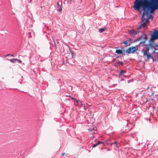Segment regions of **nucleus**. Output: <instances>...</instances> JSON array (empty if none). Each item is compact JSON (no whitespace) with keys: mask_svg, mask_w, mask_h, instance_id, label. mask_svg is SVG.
Wrapping results in <instances>:
<instances>
[{"mask_svg":"<svg viewBox=\"0 0 158 158\" xmlns=\"http://www.w3.org/2000/svg\"><path fill=\"white\" fill-rule=\"evenodd\" d=\"M144 17L143 18L142 17L141 21L143 22V23L141 24V26L143 27H145L146 26L147 23L149 19L145 18Z\"/></svg>","mask_w":158,"mask_h":158,"instance_id":"obj_7","label":"nucleus"},{"mask_svg":"<svg viewBox=\"0 0 158 158\" xmlns=\"http://www.w3.org/2000/svg\"><path fill=\"white\" fill-rule=\"evenodd\" d=\"M62 3H61V4H60L59 2H58L57 3V10L61 11L62 10V8L61 7Z\"/></svg>","mask_w":158,"mask_h":158,"instance_id":"obj_10","label":"nucleus"},{"mask_svg":"<svg viewBox=\"0 0 158 158\" xmlns=\"http://www.w3.org/2000/svg\"><path fill=\"white\" fill-rule=\"evenodd\" d=\"M78 105L81 106L82 105L81 104V102L80 101L78 102V103H77Z\"/></svg>","mask_w":158,"mask_h":158,"instance_id":"obj_19","label":"nucleus"},{"mask_svg":"<svg viewBox=\"0 0 158 158\" xmlns=\"http://www.w3.org/2000/svg\"><path fill=\"white\" fill-rule=\"evenodd\" d=\"M122 53H121V54H123L124 55H125V53L126 52V51H125V50L124 49L123 50H122Z\"/></svg>","mask_w":158,"mask_h":158,"instance_id":"obj_18","label":"nucleus"},{"mask_svg":"<svg viewBox=\"0 0 158 158\" xmlns=\"http://www.w3.org/2000/svg\"><path fill=\"white\" fill-rule=\"evenodd\" d=\"M117 63L119 65H123V63L121 61H118L117 62Z\"/></svg>","mask_w":158,"mask_h":158,"instance_id":"obj_17","label":"nucleus"},{"mask_svg":"<svg viewBox=\"0 0 158 158\" xmlns=\"http://www.w3.org/2000/svg\"><path fill=\"white\" fill-rule=\"evenodd\" d=\"M148 0H136L134 2L133 7L135 10L140 11V8H143V13L142 15V17L143 18L145 15L147 16L150 12L152 13L157 10L150 3V2H148Z\"/></svg>","mask_w":158,"mask_h":158,"instance_id":"obj_1","label":"nucleus"},{"mask_svg":"<svg viewBox=\"0 0 158 158\" xmlns=\"http://www.w3.org/2000/svg\"><path fill=\"white\" fill-rule=\"evenodd\" d=\"M123 49H122L121 50H116V53H117L118 54H120L122 53V50Z\"/></svg>","mask_w":158,"mask_h":158,"instance_id":"obj_14","label":"nucleus"},{"mask_svg":"<svg viewBox=\"0 0 158 158\" xmlns=\"http://www.w3.org/2000/svg\"><path fill=\"white\" fill-rule=\"evenodd\" d=\"M11 56H14L13 55H11Z\"/></svg>","mask_w":158,"mask_h":158,"instance_id":"obj_28","label":"nucleus"},{"mask_svg":"<svg viewBox=\"0 0 158 158\" xmlns=\"http://www.w3.org/2000/svg\"><path fill=\"white\" fill-rule=\"evenodd\" d=\"M126 73L125 71L123 70L121 71L120 74V77H126L127 76L125 74Z\"/></svg>","mask_w":158,"mask_h":158,"instance_id":"obj_11","label":"nucleus"},{"mask_svg":"<svg viewBox=\"0 0 158 158\" xmlns=\"http://www.w3.org/2000/svg\"><path fill=\"white\" fill-rule=\"evenodd\" d=\"M138 45H136L135 47L129 48L128 49L126 50V52L128 54L134 53L138 49Z\"/></svg>","mask_w":158,"mask_h":158,"instance_id":"obj_3","label":"nucleus"},{"mask_svg":"<svg viewBox=\"0 0 158 158\" xmlns=\"http://www.w3.org/2000/svg\"><path fill=\"white\" fill-rule=\"evenodd\" d=\"M142 27L141 26V25L138 28H137V29H138V30L137 31H139V30L141 28V27Z\"/></svg>","mask_w":158,"mask_h":158,"instance_id":"obj_21","label":"nucleus"},{"mask_svg":"<svg viewBox=\"0 0 158 158\" xmlns=\"http://www.w3.org/2000/svg\"><path fill=\"white\" fill-rule=\"evenodd\" d=\"M149 2L152 5L156 8V9H158V0H150Z\"/></svg>","mask_w":158,"mask_h":158,"instance_id":"obj_6","label":"nucleus"},{"mask_svg":"<svg viewBox=\"0 0 158 158\" xmlns=\"http://www.w3.org/2000/svg\"><path fill=\"white\" fill-rule=\"evenodd\" d=\"M150 17L149 19H151V18L152 19V15H150Z\"/></svg>","mask_w":158,"mask_h":158,"instance_id":"obj_26","label":"nucleus"},{"mask_svg":"<svg viewBox=\"0 0 158 158\" xmlns=\"http://www.w3.org/2000/svg\"><path fill=\"white\" fill-rule=\"evenodd\" d=\"M17 61H18V62L19 63H21V61L20 60H17Z\"/></svg>","mask_w":158,"mask_h":158,"instance_id":"obj_24","label":"nucleus"},{"mask_svg":"<svg viewBox=\"0 0 158 158\" xmlns=\"http://www.w3.org/2000/svg\"><path fill=\"white\" fill-rule=\"evenodd\" d=\"M149 50V47H145L144 49L143 50V58H146L147 60L152 59L153 58L152 56L150 54Z\"/></svg>","mask_w":158,"mask_h":158,"instance_id":"obj_2","label":"nucleus"},{"mask_svg":"<svg viewBox=\"0 0 158 158\" xmlns=\"http://www.w3.org/2000/svg\"><path fill=\"white\" fill-rule=\"evenodd\" d=\"M150 42L149 44L148 45V47H147L150 48L151 49L154 48V52L156 50V48H157L158 49V45L154 43V42L152 40L150 41V40L149 41Z\"/></svg>","mask_w":158,"mask_h":158,"instance_id":"obj_4","label":"nucleus"},{"mask_svg":"<svg viewBox=\"0 0 158 158\" xmlns=\"http://www.w3.org/2000/svg\"><path fill=\"white\" fill-rule=\"evenodd\" d=\"M102 142L99 141L98 142V143H96L95 144H94L93 146H92L93 148H94L96 147L97 145L100 144L101 143H102Z\"/></svg>","mask_w":158,"mask_h":158,"instance_id":"obj_12","label":"nucleus"},{"mask_svg":"<svg viewBox=\"0 0 158 158\" xmlns=\"http://www.w3.org/2000/svg\"><path fill=\"white\" fill-rule=\"evenodd\" d=\"M139 39L141 41L139 43V44H143L147 40V37L145 34L142 33L141 36L139 38Z\"/></svg>","mask_w":158,"mask_h":158,"instance_id":"obj_5","label":"nucleus"},{"mask_svg":"<svg viewBox=\"0 0 158 158\" xmlns=\"http://www.w3.org/2000/svg\"><path fill=\"white\" fill-rule=\"evenodd\" d=\"M139 31H136L134 30H131L129 32V34L133 37H134L135 35L139 33Z\"/></svg>","mask_w":158,"mask_h":158,"instance_id":"obj_9","label":"nucleus"},{"mask_svg":"<svg viewBox=\"0 0 158 158\" xmlns=\"http://www.w3.org/2000/svg\"><path fill=\"white\" fill-rule=\"evenodd\" d=\"M17 60H18V59H10V61L12 63H15Z\"/></svg>","mask_w":158,"mask_h":158,"instance_id":"obj_15","label":"nucleus"},{"mask_svg":"<svg viewBox=\"0 0 158 158\" xmlns=\"http://www.w3.org/2000/svg\"><path fill=\"white\" fill-rule=\"evenodd\" d=\"M123 43L126 44L127 45V46H128L130 45V43H128V41L127 40L124 41L123 42Z\"/></svg>","mask_w":158,"mask_h":158,"instance_id":"obj_16","label":"nucleus"},{"mask_svg":"<svg viewBox=\"0 0 158 158\" xmlns=\"http://www.w3.org/2000/svg\"><path fill=\"white\" fill-rule=\"evenodd\" d=\"M131 39H130L128 40H127V41H128V42H129V43L131 42Z\"/></svg>","mask_w":158,"mask_h":158,"instance_id":"obj_23","label":"nucleus"},{"mask_svg":"<svg viewBox=\"0 0 158 158\" xmlns=\"http://www.w3.org/2000/svg\"><path fill=\"white\" fill-rule=\"evenodd\" d=\"M76 100V102L77 103V104L78 103V102H79L80 101H78L77 100Z\"/></svg>","mask_w":158,"mask_h":158,"instance_id":"obj_25","label":"nucleus"},{"mask_svg":"<svg viewBox=\"0 0 158 158\" xmlns=\"http://www.w3.org/2000/svg\"><path fill=\"white\" fill-rule=\"evenodd\" d=\"M64 154H65L64 153H62V156H64Z\"/></svg>","mask_w":158,"mask_h":158,"instance_id":"obj_27","label":"nucleus"},{"mask_svg":"<svg viewBox=\"0 0 158 158\" xmlns=\"http://www.w3.org/2000/svg\"><path fill=\"white\" fill-rule=\"evenodd\" d=\"M106 30V28H102L99 29V31L100 33H102V32H104Z\"/></svg>","mask_w":158,"mask_h":158,"instance_id":"obj_13","label":"nucleus"},{"mask_svg":"<svg viewBox=\"0 0 158 158\" xmlns=\"http://www.w3.org/2000/svg\"><path fill=\"white\" fill-rule=\"evenodd\" d=\"M70 52H71L72 55H73V54H74V52H73L72 51H71L70 49H69Z\"/></svg>","mask_w":158,"mask_h":158,"instance_id":"obj_22","label":"nucleus"},{"mask_svg":"<svg viewBox=\"0 0 158 158\" xmlns=\"http://www.w3.org/2000/svg\"><path fill=\"white\" fill-rule=\"evenodd\" d=\"M117 142L116 141H115V142L114 143H110V145H112V144H115V146H116V144H117Z\"/></svg>","mask_w":158,"mask_h":158,"instance_id":"obj_20","label":"nucleus"},{"mask_svg":"<svg viewBox=\"0 0 158 158\" xmlns=\"http://www.w3.org/2000/svg\"><path fill=\"white\" fill-rule=\"evenodd\" d=\"M94 136H93V137H92V139H93L94 138Z\"/></svg>","mask_w":158,"mask_h":158,"instance_id":"obj_29","label":"nucleus"},{"mask_svg":"<svg viewBox=\"0 0 158 158\" xmlns=\"http://www.w3.org/2000/svg\"><path fill=\"white\" fill-rule=\"evenodd\" d=\"M158 38V31L154 32L150 38V41L153 40Z\"/></svg>","mask_w":158,"mask_h":158,"instance_id":"obj_8","label":"nucleus"}]
</instances>
